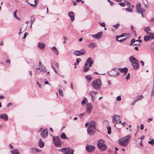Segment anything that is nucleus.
Masks as SVG:
<instances>
[{
	"mask_svg": "<svg viewBox=\"0 0 154 154\" xmlns=\"http://www.w3.org/2000/svg\"><path fill=\"white\" fill-rule=\"evenodd\" d=\"M131 138V136L129 135H128L126 136L123 137L122 138L124 140L125 142H127V143L128 144Z\"/></svg>",
	"mask_w": 154,
	"mask_h": 154,
	"instance_id": "obj_17",
	"label": "nucleus"
},
{
	"mask_svg": "<svg viewBox=\"0 0 154 154\" xmlns=\"http://www.w3.org/2000/svg\"><path fill=\"white\" fill-rule=\"evenodd\" d=\"M107 1L110 3V5H114L113 3L111 2L110 0H107Z\"/></svg>",
	"mask_w": 154,
	"mask_h": 154,
	"instance_id": "obj_55",
	"label": "nucleus"
},
{
	"mask_svg": "<svg viewBox=\"0 0 154 154\" xmlns=\"http://www.w3.org/2000/svg\"><path fill=\"white\" fill-rule=\"evenodd\" d=\"M144 30L145 32H146L148 31H151L150 27H146L144 29Z\"/></svg>",
	"mask_w": 154,
	"mask_h": 154,
	"instance_id": "obj_37",
	"label": "nucleus"
},
{
	"mask_svg": "<svg viewBox=\"0 0 154 154\" xmlns=\"http://www.w3.org/2000/svg\"><path fill=\"white\" fill-rule=\"evenodd\" d=\"M60 137L63 139H67V137H66V135H65V134L64 133H62L61 134V135L60 136Z\"/></svg>",
	"mask_w": 154,
	"mask_h": 154,
	"instance_id": "obj_34",
	"label": "nucleus"
},
{
	"mask_svg": "<svg viewBox=\"0 0 154 154\" xmlns=\"http://www.w3.org/2000/svg\"><path fill=\"white\" fill-rule=\"evenodd\" d=\"M96 129L93 128L88 127L87 130L88 133L90 135H92L95 133Z\"/></svg>",
	"mask_w": 154,
	"mask_h": 154,
	"instance_id": "obj_14",
	"label": "nucleus"
},
{
	"mask_svg": "<svg viewBox=\"0 0 154 154\" xmlns=\"http://www.w3.org/2000/svg\"><path fill=\"white\" fill-rule=\"evenodd\" d=\"M40 70L43 72H45L47 71L46 67L43 65H42L40 66Z\"/></svg>",
	"mask_w": 154,
	"mask_h": 154,
	"instance_id": "obj_28",
	"label": "nucleus"
},
{
	"mask_svg": "<svg viewBox=\"0 0 154 154\" xmlns=\"http://www.w3.org/2000/svg\"><path fill=\"white\" fill-rule=\"evenodd\" d=\"M51 49L56 55H58V51L55 46H53V47H51Z\"/></svg>",
	"mask_w": 154,
	"mask_h": 154,
	"instance_id": "obj_25",
	"label": "nucleus"
},
{
	"mask_svg": "<svg viewBox=\"0 0 154 154\" xmlns=\"http://www.w3.org/2000/svg\"><path fill=\"white\" fill-rule=\"evenodd\" d=\"M55 66L58 68H59V63H56L55 64Z\"/></svg>",
	"mask_w": 154,
	"mask_h": 154,
	"instance_id": "obj_60",
	"label": "nucleus"
},
{
	"mask_svg": "<svg viewBox=\"0 0 154 154\" xmlns=\"http://www.w3.org/2000/svg\"><path fill=\"white\" fill-rule=\"evenodd\" d=\"M6 62L7 63H9L10 62V60L7 59L6 60Z\"/></svg>",
	"mask_w": 154,
	"mask_h": 154,
	"instance_id": "obj_62",
	"label": "nucleus"
},
{
	"mask_svg": "<svg viewBox=\"0 0 154 154\" xmlns=\"http://www.w3.org/2000/svg\"><path fill=\"white\" fill-rule=\"evenodd\" d=\"M107 128L108 129V134H111V128L110 126H108L107 127Z\"/></svg>",
	"mask_w": 154,
	"mask_h": 154,
	"instance_id": "obj_35",
	"label": "nucleus"
},
{
	"mask_svg": "<svg viewBox=\"0 0 154 154\" xmlns=\"http://www.w3.org/2000/svg\"><path fill=\"white\" fill-rule=\"evenodd\" d=\"M130 77V74L128 73L126 77V79L127 80H128Z\"/></svg>",
	"mask_w": 154,
	"mask_h": 154,
	"instance_id": "obj_49",
	"label": "nucleus"
},
{
	"mask_svg": "<svg viewBox=\"0 0 154 154\" xmlns=\"http://www.w3.org/2000/svg\"><path fill=\"white\" fill-rule=\"evenodd\" d=\"M88 46L91 48H93L96 47V44L94 42H92L89 44Z\"/></svg>",
	"mask_w": 154,
	"mask_h": 154,
	"instance_id": "obj_30",
	"label": "nucleus"
},
{
	"mask_svg": "<svg viewBox=\"0 0 154 154\" xmlns=\"http://www.w3.org/2000/svg\"><path fill=\"white\" fill-rule=\"evenodd\" d=\"M120 26V24L119 23H117L116 25H114L113 26L115 27L116 29H117L118 27H119Z\"/></svg>",
	"mask_w": 154,
	"mask_h": 154,
	"instance_id": "obj_44",
	"label": "nucleus"
},
{
	"mask_svg": "<svg viewBox=\"0 0 154 154\" xmlns=\"http://www.w3.org/2000/svg\"><path fill=\"white\" fill-rule=\"evenodd\" d=\"M17 12V11H16L14 13V17L16 18V19H18V18L17 17V15H16V13Z\"/></svg>",
	"mask_w": 154,
	"mask_h": 154,
	"instance_id": "obj_48",
	"label": "nucleus"
},
{
	"mask_svg": "<svg viewBox=\"0 0 154 154\" xmlns=\"http://www.w3.org/2000/svg\"><path fill=\"white\" fill-rule=\"evenodd\" d=\"M125 10L129 12H131L132 11V10L129 8H126Z\"/></svg>",
	"mask_w": 154,
	"mask_h": 154,
	"instance_id": "obj_41",
	"label": "nucleus"
},
{
	"mask_svg": "<svg viewBox=\"0 0 154 154\" xmlns=\"http://www.w3.org/2000/svg\"><path fill=\"white\" fill-rule=\"evenodd\" d=\"M154 38V35L152 33H150L149 34L145 36L144 37V40L145 41L147 42L149 40H152Z\"/></svg>",
	"mask_w": 154,
	"mask_h": 154,
	"instance_id": "obj_8",
	"label": "nucleus"
},
{
	"mask_svg": "<svg viewBox=\"0 0 154 154\" xmlns=\"http://www.w3.org/2000/svg\"><path fill=\"white\" fill-rule=\"evenodd\" d=\"M27 34H28V33L27 32H25L24 33V37L23 38V39H25L26 38V35Z\"/></svg>",
	"mask_w": 154,
	"mask_h": 154,
	"instance_id": "obj_58",
	"label": "nucleus"
},
{
	"mask_svg": "<svg viewBox=\"0 0 154 154\" xmlns=\"http://www.w3.org/2000/svg\"><path fill=\"white\" fill-rule=\"evenodd\" d=\"M136 100H134L131 103V105H134L135 104V103L136 102Z\"/></svg>",
	"mask_w": 154,
	"mask_h": 154,
	"instance_id": "obj_56",
	"label": "nucleus"
},
{
	"mask_svg": "<svg viewBox=\"0 0 154 154\" xmlns=\"http://www.w3.org/2000/svg\"><path fill=\"white\" fill-rule=\"evenodd\" d=\"M53 142L56 147H60L61 145V141L58 136L54 137H53Z\"/></svg>",
	"mask_w": 154,
	"mask_h": 154,
	"instance_id": "obj_5",
	"label": "nucleus"
},
{
	"mask_svg": "<svg viewBox=\"0 0 154 154\" xmlns=\"http://www.w3.org/2000/svg\"><path fill=\"white\" fill-rule=\"evenodd\" d=\"M97 144L98 148L100 151L103 152L106 149L107 147L103 140H99L97 142Z\"/></svg>",
	"mask_w": 154,
	"mask_h": 154,
	"instance_id": "obj_3",
	"label": "nucleus"
},
{
	"mask_svg": "<svg viewBox=\"0 0 154 154\" xmlns=\"http://www.w3.org/2000/svg\"><path fill=\"white\" fill-rule=\"evenodd\" d=\"M112 122L113 123H115L114 126L115 127H116V124L117 123L121 124L122 123V121L121 120L120 117L118 115H115L112 116Z\"/></svg>",
	"mask_w": 154,
	"mask_h": 154,
	"instance_id": "obj_4",
	"label": "nucleus"
},
{
	"mask_svg": "<svg viewBox=\"0 0 154 154\" xmlns=\"http://www.w3.org/2000/svg\"><path fill=\"white\" fill-rule=\"evenodd\" d=\"M102 85L101 80L100 79L95 80L91 83L92 87L97 90H100L101 87Z\"/></svg>",
	"mask_w": 154,
	"mask_h": 154,
	"instance_id": "obj_1",
	"label": "nucleus"
},
{
	"mask_svg": "<svg viewBox=\"0 0 154 154\" xmlns=\"http://www.w3.org/2000/svg\"><path fill=\"white\" fill-rule=\"evenodd\" d=\"M147 119L148 120H147V121L148 122H149L150 121H152V118H149Z\"/></svg>",
	"mask_w": 154,
	"mask_h": 154,
	"instance_id": "obj_64",
	"label": "nucleus"
},
{
	"mask_svg": "<svg viewBox=\"0 0 154 154\" xmlns=\"http://www.w3.org/2000/svg\"><path fill=\"white\" fill-rule=\"evenodd\" d=\"M141 5L140 3H138L136 6V10L139 14H140L143 12L145 11V10L141 7Z\"/></svg>",
	"mask_w": 154,
	"mask_h": 154,
	"instance_id": "obj_9",
	"label": "nucleus"
},
{
	"mask_svg": "<svg viewBox=\"0 0 154 154\" xmlns=\"http://www.w3.org/2000/svg\"><path fill=\"white\" fill-rule=\"evenodd\" d=\"M35 20V17L34 16H32L31 17L30 24H33Z\"/></svg>",
	"mask_w": 154,
	"mask_h": 154,
	"instance_id": "obj_31",
	"label": "nucleus"
},
{
	"mask_svg": "<svg viewBox=\"0 0 154 154\" xmlns=\"http://www.w3.org/2000/svg\"><path fill=\"white\" fill-rule=\"evenodd\" d=\"M118 143L121 145L124 146H126L128 144L127 142H125L122 138L119 140Z\"/></svg>",
	"mask_w": 154,
	"mask_h": 154,
	"instance_id": "obj_15",
	"label": "nucleus"
},
{
	"mask_svg": "<svg viewBox=\"0 0 154 154\" xmlns=\"http://www.w3.org/2000/svg\"><path fill=\"white\" fill-rule=\"evenodd\" d=\"M90 95L91 97V100L92 101H94L95 100V95L93 93V91H90Z\"/></svg>",
	"mask_w": 154,
	"mask_h": 154,
	"instance_id": "obj_27",
	"label": "nucleus"
},
{
	"mask_svg": "<svg viewBox=\"0 0 154 154\" xmlns=\"http://www.w3.org/2000/svg\"><path fill=\"white\" fill-rule=\"evenodd\" d=\"M126 4L128 7H130V5H131L130 3L128 1L126 2Z\"/></svg>",
	"mask_w": 154,
	"mask_h": 154,
	"instance_id": "obj_51",
	"label": "nucleus"
},
{
	"mask_svg": "<svg viewBox=\"0 0 154 154\" xmlns=\"http://www.w3.org/2000/svg\"><path fill=\"white\" fill-rule=\"evenodd\" d=\"M74 151L73 149L68 147L63 148L61 151L64 154H73Z\"/></svg>",
	"mask_w": 154,
	"mask_h": 154,
	"instance_id": "obj_6",
	"label": "nucleus"
},
{
	"mask_svg": "<svg viewBox=\"0 0 154 154\" xmlns=\"http://www.w3.org/2000/svg\"><path fill=\"white\" fill-rule=\"evenodd\" d=\"M35 150L37 152H40L41 151V150L38 149L36 148L35 149Z\"/></svg>",
	"mask_w": 154,
	"mask_h": 154,
	"instance_id": "obj_59",
	"label": "nucleus"
},
{
	"mask_svg": "<svg viewBox=\"0 0 154 154\" xmlns=\"http://www.w3.org/2000/svg\"><path fill=\"white\" fill-rule=\"evenodd\" d=\"M38 145L40 148L43 147L44 145V142L42 141L41 139L39 140V141L38 143Z\"/></svg>",
	"mask_w": 154,
	"mask_h": 154,
	"instance_id": "obj_26",
	"label": "nucleus"
},
{
	"mask_svg": "<svg viewBox=\"0 0 154 154\" xmlns=\"http://www.w3.org/2000/svg\"><path fill=\"white\" fill-rule=\"evenodd\" d=\"M0 118L5 121H7L8 120V117L7 115L5 114H2L0 115Z\"/></svg>",
	"mask_w": 154,
	"mask_h": 154,
	"instance_id": "obj_22",
	"label": "nucleus"
},
{
	"mask_svg": "<svg viewBox=\"0 0 154 154\" xmlns=\"http://www.w3.org/2000/svg\"><path fill=\"white\" fill-rule=\"evenodd\" d=\"M143 97V96L142 95H140L139 96H137L136 97V99L135 100H136V101L139 100H140V98H142Z\"/></svg>",
	"mask_w": 154,
	"mask_h": 154,
	"instance_id": "obj_36",
	"label": "nucleus"
},
{
	"mask_svg": "<svg viewBox=\"0 0 154 154\" xmlns=\"http://www.w3.org/2000/svg\"><path fill=\"white\" fill-rule=\"evenodd\" d=\"M121 99V96L120 95L117 97L116 100L118 101H120Z\"/></svg>",
	"mask_w": 154,
	"mask_h": 154,
	"instance_id": "obj_42",
	"label": "nucleus"
},
{
	"mask_svg": "<svg viewBox=\"0 0 154 154\" xmlns=\"http://www.w3.org/2000/svg\"><path fill=\"white\" fill-rule=\"evenodd\" d=\"M29 4H30V5L31 6H33V7H35L36 5V4L34 5V4H31V3H29Z\"/></svg>",
	"mask_w": 154,
	"mask_h": 154,
	"instance_id": "obj_61",
	"label": "nucleus"
},
{
	"mask_svg": "<svg viewBox=\"0 0 154 154\" xmlns=\"http://www.w3.org/2000/svg\"><path fill=\"white\" fill-rule=\"evenodd\" d=\"M86 149L88 152H91L95 150V147L93 145H87L86 146Z\"/></svg>",
	"mask_w": 154,
	"mask_h": 154,
	"instance_id": "obj_10",
	"label": "nucleus"
},
{
	"mask_svg": "<svg viewBox=\"0 0 154 154\" xmlns=\"http://www.w3.org/2000/svg\"><path fill=\"white\" fill-rule=\"evenodd\" d=\"M87 101L88 100L87 98L85 97H84L83 99V100L82 101V105H84Z\"/></svg>",
	"mask_w": 154,
	"mask_h": 154,
	"instance_id": "obj_32",
	"label": "nucleus"
},
{
	"mask_svg": "<svg viewBox=\"0 0 154 154\" xmlns=\"http://www.w3.org/2000/svg\"><path fill=\"white\" fill-rule=\"evenodd\" d=\"M81 60V59L80 58H78L76 60V63L78 65L79 64V63L80 62Z\"/></svg>",
	"mask_w": 154,
	"mask_h": 154,
	"instance_id": "obj_47",
	"label": "nucleus"
},
{
	"mask_svg": "<svg viewBox=\"0 0 154 154\" xmlns=\"http://www.w3.org/2000/svg\"><path fill=\"white\" fill-rule=\"evenodd\" d=\"M93 106L91 103H88L86 105V112L89 113L91 112L93 108Z\"/></svg>",
	"mask_w": 154,
	"mask_h": 154,
	"instance_id": "obj_11",
	"label": "nucleus"
},
{
	"mask_svg": "<svg viewBox=\"0 0 154 154\" xmlns=\"http://www.w3.org/2000/svg\"><path fill=\"white\" fill-rule=\"evenodd\" d=\"M136 42V40L134 39H131V43L130 44V45H132V44L134 43L135 42Z\"/></svg>",
	"mask_w": 154,
	"mask_h": 154,
	"instance_id": "obj_43",
	"label": "nucleus"
},
{
	"mask_svg": "<svg viewBox=\"0 0 154 154\" xmlns=\"http://www.w3.org/2000/svg\"><path fill=\"white\" fill-rule=\"evenodd\" d=\"M151 96H154V86H153L152 90L151 91Z\"/></svg>",
	"mask_w": 154,
	"mask_h": 154,
	"instance_id": "obj_50",
	"label": "nucleus"
},
{
	"mask_svg": "<svg viewBox=\"0 0 154 154\" xmlns=\"http://www.w3.org/2000/svg\"><path fill=\"white\" fill-rule=\"evenodd\" d=\"M131 64L135 69H137L139 67V66L138 64V62H136L133 63H131Z\"/></svg>",
	"mask_w": 154,
	"mask_h": 154,
	"instance_id": "obj_24",
	"label": "nucleus"
},
{
	"mask_svg": "<svg viewBox=\"0 0 154 154\" xmlns=\"http://www.w3.org/2000/svg\"><path fill=\"white\" fill-rule=\"evenodd\" d=\"M121 124L123 126H124L127 124L125 122H124L123 123L122 122V123Z\"/></svg>",
	"mask_w": 154,
	"mask_h": 154,
	"instance_id": "obj_63",
	"label": "nucleus"
},
{
	"mask_svg": "<svg viewBox=\"0 0 154 154\" xmlns=\"http://www.w3.org/2000/svg\"><path fill=\"white\" fill-rule=\"evenodd\" d=\"M85 77L88 82H89L91 80L93 79L90 75H87L85 76Z\"/></svg>",
	"mask_w": 154,
	"mask_h": 154,
	"instance_id": "obj_29",
	"label": "nucleus"
},
{
	"mask_svg": "<svg viewBox=\"0 0 154 154\" xmlns=\"http://www.w3.org/2000/svg\"><path fill=\"white\" fill-rule=\"evenodd\" d=\"M144 128V125L143 124H141L140 126V129L141 130L143 129Z\"/></svg>",
	"mask_w": 154,
	"mask_h": 154,
	"instance_id": "obj_54",
	"label": "nucleus"
},
{
	"mask_svg": "<svg viewBox=\"0 0 154 154\" xmlns=\"http://www.w3.org/2000/svg\"><path fill=\"white\" fill-rule=\"evenodd\" d=\"M103 35V32H98L96 34L92 35V37L94 38H96L98 39L101 38Z\"/></svg>",
	"mask_w": 154,
	"mask_h": 154,
	"instance_id": "obj_12",
	"label": "nucleus"
},
{
	"mask_svg": "<svg viewBox=\"0 0 154 154\" xmlns=\"http://www.w3.org/2000/svg\"><path fill=\"white\" fill-rule=\"evenodd\" d=\"M129 60L131 63L134 62H138V61L133 56H131L129 57Z\"/></svg>",
	"mask_w": 154,
	"mask_h": 154,
	"instance_id": "obj_21",
	"label": "nucleus"
},
{
	"mask_svg": "<svg viewBox=\"0 0 154 154\" xmlns=\"http://www.w3.org/2000/svg\"><path fill=\"white\" fill-rule=\"evenodd\" d=\"M11 152L12 154H19L17 149H14V150L11 151Z\"/></svg>",
	"mask_w": 154,
	"mask_h": 154,
	"instance_id": "obj_33",
	"label": "nucleus"
},
{
	"mask_svg": "<svg viewBox=\"0 0 154 154\" xmlns=\"http://www.w3.org/2000/svg\"><path fill=\"white\" fill-rule=\"evenodd\" d=\"M37 85L40 88H42L41 85L38 82H37Z\"/></svg>",
	"mask_w": 154,
	"mask_h": 154,
	"instance_id": "obj_57",
	"label": "nucleus"
},
{
	"mask_svg": "<svg viewBox=\"0 0 154 154\" xmlns=\"http://www.w3.org/2000/svg\"><path fill=\"white\" fill-rule=\"evenodd\" d=\"M127 34L126 33H123L121 35H120L117 36L116 38V40L118 42H122L124 41H125L126 39V38H124L123 39H119V38H120L121 37H123L125 36Z\"/></svg>",
	"mask_w": 154,
	"mask_h": 154,
	"instance_id": "obj_13",
	"label": "nucleus"
},
{
	"mask_svg": "<svg viewBox=\"0 0 154 154\" xmlns=\"http://www.w3.org/2000/svg\"><path fill=\"white\" fill-rule=\"evenodd\" d=\"M68 15L72 21H73L75 19V16L74 13L72 11H70L68 13Z\"/></svg>",
	"mask_w": 154,
	"mask_h": 154,
	"instance_id": "obj_19",
	"label": "nucleus"
},
{
	"mask_svg": "<svg viewBox=\"0 0 154 154\" xmlns=\"http://www.w3.org/2000/svg\"><path fill=\"white\" fill-rule=\"evenodd\" d=\"M100 25L102 27H104L105 26V24L104 22L100 23Z\"/></svg>",
	"mask_w": 154,
	"mask_h": 154,
	"instance_id": "obj_53",
	"label": "nucleus"
},
{
	"mask_svg": "<svg viewBox=\"0 0 154 154\" xmlns=\"http://www.w3.org/2000/svg\"><path fill=\"white\" fill-rule=\"evenodd\" d=\"M84 115L85 114L84 113H81L79 115V117L81 119H82L83 117V116H84Z\"/></svg>",
	"mask_w": 154,
	"mask_h": 154,
	"instance_id": "obj_46",
	"label": "nucleus"
},
{
	"mask_svg": "<svg viewBox=\"0 0 154 154\" xmlns=\"http://www.w3.org/2000/svg\"><path fill=\"white\" fill-rule=\"evenodd\" d=\"M96 122L95 121H92L90 122L89 125L88 127L93 128H96Z\"/></svg>",
	"mask_w": 154,
	"mask_h": 154,
	"instance_id": "obj_20",
	"label": "nucleus"
},
{
	"mask_svg": "<svg viewBox=\"0 0 154 154\" xmlns=\"http://www.w3.org/2000/svg\"><path fill=\"white\" fill-rule=\"evenodd\" d=\"M121 6L124 7L125 5V4L124 2H121L118 3Z\"/></svg>",
	"mask_w": 154,
	"mask_h": 154,
	"instance_id": "obj_45",
	"label": "nucleus"
},
{
	"mask_svg": "<svg viewBox=\"0 0 154 154\" xmlns=\"http://www.w3.org/2000/svg\"><path fill=\"white\" fill-rule=\"evenodd\" d=\"M151 48L154 49V42L151 44Z\"/></svg>",
	"mask_w": 154,
	"mask_h": 154,
	"instance_id": "obj_52",
	"label": "nucleus"
},
{
	"mask_svg": "<svg viewBox=\"0 0 154 154\" xmlns=\"http://www.w3.org/2000/svg\"><path fill=\"white\" fill-rule=\"evenodd\" d=\"M85 53L84 49H81L80 50L76 51H75L73 54L76 56L83 55Z\"/></svg>",
	"mask_w": 154,
	"mask_h": 154,
	"instance_id": "obj_7",
	"label": "nucleus"
},
{
	"mask_svg": "<svg viewBox=\"0 0 154 154\" xmlns=\"http://www.w3.org/2000/svg\"><path fill=\"white\" fill-rule=\"evenodd\" d=\"M118 69L121 72L124 73L125 75L128 72V69L127 68L125 67L123 68H119Z\"/></svg>",
	"mask_w": 154,
	"mask_h": 154,
	"instance_id": "obj_18",
	"label": "nucleus"
},
{
	"mask_svg": "<svg viewBox=\"0 0 154 154\" xmlns=\"http://www.w3.org/2000/svg\"><path fill=\"white\" fill-rule=\"evenodd\" d=\"M112 72H113L112 71H111L110 72H109L108 73L111 76H115V74H112Z\"/></svg>",
	"mask_w": 154,
	"mask_h": 154,
	"instance_id": "obj_40",
	"label": "nucleus"
},
{
	"mask_svg": "<svg viewBox=\"0 0 154 154\" xmlns=\"http://www.w3.org/2000/svg\"><path fill=\"white\" fill-rule=\"evenodd\" d=\"M58 92L60 95H61L62 96H63L64 95L61 89H59L58 90Z\"/></svg>",
	"mask_w": 154,
	"mask_h": 154,
	"instance_id": "obj_38",
	"label": "nucleus"
},
{
	"mask_svg": "<svg viewBox=\"0 0 154 154\" xmlns=\"http://www.w3.org/2000/svg\"><path fill=\"white\" fill-rule=\"evenodd\" d=\"M148 143L152 145H153L154 144V141L153 139H151V140L148 141Z\"/></svg>",
	"mask_w": 154,
	"mask_h": 154,
	"instance_id": "obj_39",
	"label": "nucleus"
},
{
	"mask_svg": "<svg viewBox=\"0 0 154 154\" xmlns=\"http://www.w3.org/2000/svg\"><path fill=\"white\" fill-rule=\"evenodd\" d=\"M93 63V62L92 58L91 57L88 58L85 63L84 71L85 72H88Z\"/></svg>",
	"mask_w": 154,
	"mask_h": 154,
	"instance_id": "obj_2",
	"label": "nucleus"
},
{
	"mask_svg": "<svg viewBox=\"0 0 154 154\" xmlns=\"http://www.w3.org/2000/svg\"><path fill=\"white\" fill-rule=\"evenodd\" d=\"M48 131L46 129L44 130L41 133V137L43 138H45L47 137L48 136Z\"/></svg>",
	"mask_w": 154,
	"mask_h": 154,
	"instance_id": "obj_16",
	"label": "nucleus"
},
{
	"mask_svg": "<svg viewBox=\"0 0 154 154\" xmlns=\"http://www.w3.org/2000/svg\"><path fill=\"white\" fill-rule=\"evenodd\" d=\"M38 46L42 50L45 47V45L43 42H40L38 43Z\"/></svg>",
	"mask_w": 154,
	"mask_h": 154,
	"instance_id": "obj_23",
	"label": "nucleus"
}]
</instances>
